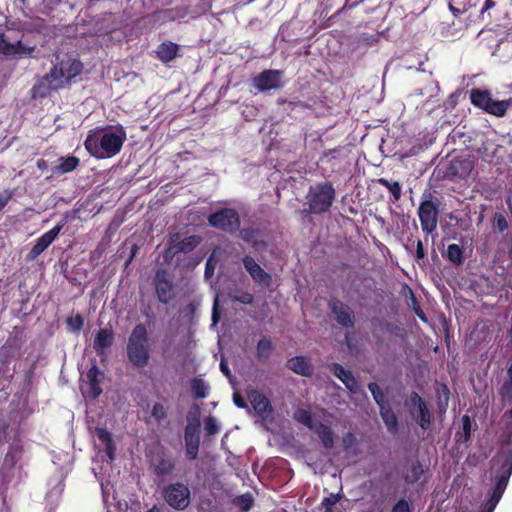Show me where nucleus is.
Instances as JSON below:
<instances>
[{
    "label": "nucleus",
    "mask_w": 512,
    "mask_h": 512,
    "mask_svg": "<svg viewBox=\"0 0 512 512\" xmlns=\"http://www.w3.org/2000/svg\"><path fill=\"white\" fill-rule=\"evenodd\" d=\"M470 100L474 106L496 117H503L508 108L512 107L511 98L502 101L494 100L491 97V93L487 90H471Z\"/></svg>",
    "instance_id": "39448f33"
},
{
    "label": "nucleus",
    "mask_w": 512,
    "mask_h": 512,
    "mask_svg": "<svg viewBox=\"0 0 512 512\" xmlns=\"http://www.w3.org/2000/svg\"><path fill=\"white\" fill-rule=\"evenodd\" d=\"M126 352L128 360L134 366L144 367L148 364L150 345L147 329L144 324H137L133 328L128 338Z\"/></svg>",
    "instance_id": "7ed1b4c3"
},
{
    "label": "nucleus",
    "mask_w": 512,
    "mask_h": 512,
    "mask_svg": "<svg viewBox=\"0 0 512 512\" xmlns=\"http://www.w3.org/2000/svg\"><path fill=\"white\" fill-rule=\"evenodd\" d=\"M34 51V47L25 46L21 41L10 42L0 33V53L7 57H21Z\"/></svg>",
    "instance_id": "dca6fc26"
},
{
    "label": "nucleus",
    "mask_w": 512,
    "mask_h": 512,
    "mask_svg": "<svg viewBox=\"0 0 512 512\" xmlns=\"http://www.w3.org/2000/svg\"><path fill=\"white\" fill-rule=\"evenodd\" d=\"M438 205L431 200H423L418 208V217L422 231L430 234L436 230L438 224Z\"/></svg>",
    "instance_id": "1a4fd4ad"
},
{
    "label": "nucleus",
    "mask_w": 512,
    "mask_h": 512,
    "mask_svg": "<svg viewBox=\"0 0 512 512\" xmlns=\"http://www.w3.org/2000/svg\"><path fill=\"white\" fill-rule=\"evenodd\" d=\"M495 6V2L493 0H486L484 6L482 8V12H485Z\"/></svg>",
    "instance_id": "0e129e2a"
},
{
    "label": "nucleus",
    "mask_w": 512,
    "mask_h": 512,
    "mask_svg": "<svg viewBox=\"0 0 512 512\" xmlns=\"http://www.w3.org/2000/svg\"><path fill=\"white\" fill-rule=\"evenodd\" d=\"M198 243L199 240L196 236H190L173 245L172 250L174 251V253L189 252L192 249H194L198 245Z\"/></svg>",
    "instance_id": "f704fd0d"
},
{
    "label": "nucleus",
    "mask_w": 512,
    "mask_h": 512,
    "mask_svg": "<svg viewBox=\"0 0 512 512\" xmlns=\"http://www.w3.org/2000/svg\"><path fill=\"white\" fill-rule=\"evenodd\" d=\"M415 258L418 263L425 258V251L421 240H418L416 243Z\"/></svg>",
    "instance_id": "603ef678"
},
{
    "label": "nucleus",
    "mask_w": 512,
    "mask_h": 512,
    "mask_svg": "<svg viewBox=\"0 0 512 512\" xmlns=\"http://www.w3.org/2000/svg\"><path fill=\"white\" fill-rule=\"evenodd\" d=\"M410 414L412 418L419 424L423 430H427L431 425V413L422 400V398L416 392H412L410 395Z\"/></svg>",
    "instance_id": "9b49d317"
},
{
    "label": "nucleus",
    "mask_w": 512,
    "mask_h": 512,
    "mask_svg": "<svg viewBox=\"0 0 512 512\" xmlns=\"http://www.w3.org/2000/svg\"><path fill=\"white\" fill-rule=\"evenodd\" d=\"M332 318L343 328L351 329L355 326L356 317L351 307L340 300L329 303Z\"/></svg>",
    "instance_id": "9d476101"
},
{
    "label": "nucleus",
    "mask_w": 512,
    "mask_h": 512,
    "mask_svg": "<svg viewBox=\"0 0 512 512\" xmlns=\"http://www.w3.org/2000/svg\"><path fill=\"white\" fill-rule=\"evenodd\" d=\"M379 410L380 416L385 423L387 430L391 433H396L398 429V420L391 407L387 405L385 407H381Z\"/></svg>",
    "instance_id": "a878e982"
},
{
    "label": "nucleus",
    "mask_w": 512,
    "mask_h": 512,
    "mask_svg": "<svg viewBox=\"0 0 512 512\" xmlns=\"http://www.w3.org/2000/svg\"><path fill=\"white\" fill-rule=\"evenodd\" d=\"M125 139L126 133L121 128L96 129L88 134L84 145L90 155L105 159L119 153Z\"/></svg>",
    "instance_id": "f257e3e1"
},
{
    "label": "nucleus",
    "mask_w": 512,
    "mask_h": 512,
    "mask_svg": "<svg viewBox=\"0 0 512 512\" xmlns=\"http://www.w3.org/2000/svg\"><path fill=\"white\" fill-rule=\"evenodd\" d=\"M343 384L351 393L355 394L359 391L358 382L353 375L346 379Z\"/></svg>",
    "instance_id": "8fccbe9b"
},
{
    "label": "nucleus",
    "mask_w": 512,
    "mask_h": 512,
    "mask_svg": "<svg viewBox=\"0 0 512 512\" xmlns=\"http://www.w3.org/2000/svg\"><path fill=\"white\" fill-rule=\"evenodd\" d=\"M243 265L255 282L269 285L271 276L252 257L245 256L243 258Z\"/></svg>",
    "instance_id": "6ab92c4d"
},
{
    "label": "nucleus",
    "mask_w": 512,
    "mask_h": 512,
    "mask_svg": "<svg viewBox=\"0 0 512 512\" xmlns=\"http://www.w3.org/2000/svg\"><path fill=\"white\" fill-rule=\"evenodd\" d=\"M341 499L340 494H330L322 501V506L325 508V512H332V507L339 502Z\"/></svg>",
    "instance_id": "a18cd8bd"
},
{
    "label": "nucleus",
    "mask_w": 512,
    "mask_h": 512,
    "mask_svg": "<svg viewBox=\"0 0 512 512\" xmlns=\"http://www.w3.org/2000/svg\"><path fill=\"white\" fill-rule=\"evenodd\" d=\"M239 234L243 241L252 244L256 248L258 247L259 243L255 241L256 231L254 229L244 228L240 230Z\"/></svg>",
    "instance_id": "79ce46f5"
},
{
    "label": "nucleus",
    "mask_w": 512,
    "mask_h": 512,
    "mask_svg": "<svg viewBox=\"0 0 512 512\" xmlns=\"http://www.w3.org/2000/svg\"><path fill=\"white\" fill-rule=\"evenodd\" d=\"M233 402L239 408H247L248 407L245 400L238 393L233 394Z\"/></svg>",
    "instance_id": "13d9d810"
},
{
    "label": "nucleus",
    "mask_w": 512,
    "mask_h": 512,
    "mask_svg": "<svg viewBox=\"0 0 512 512\" xmlns=\"http://www.w3.org/2000/svg\"><path fill=\"white\" fill-rule=\"evenodd\" d=\"M412 472H413V476H414L413 480H417L419 478V476L423 473V470H422L421 466L414 465L412 468Z\"/></svg>",
    "instance_id": "e2e57ef3"
},
{
    "label": "nucleus",
    "mask_w": 512,
    "mask_h": 512,
    "mask_svg": "<svg viewBox=\"0 0 512 512\" xmlns=\"http://www.w3.org/2000/svg\"><path fill=\"white\" fill-rule=\"evenodd\" d=\"M9 425V420L4 416H0V445L7 441Z\"/></svg>",
    "instance_id": "49530a36"
},
{
    "label": "nucleus",
    "mask_w": 512,
    "mask_h": 512,
    "mask_svg": "<svg viewBox=\"0 0 512 512\" xmlns=\"http://www.w3.org/2000/svg\"><path fill=\"white\" fill-rule=\"evenodd\" d=\"M415 312L417 313V315H418L420 318H422V319L424 318V317H423V315H422L423 313H422V311L420 310V308H416V309H415Z\"/></svg>",
    "instance_id": "774afa93"
},
{
    "label": "nucleus",
    "mask_w": 512,
    "mask_h": 512,
    "mask_svg": "<svg viewBox=\"0 0 512 512\" xmlns=\"http://www.w3.org/2000/svg\"><path fill=\"white\" fill-rule=\"evenodd\" d=\"M191 390L195 398L203 399L208 396L209 385L201 378H193L191 380Z\"/></svg>",
    "instance_id": "7c9ffc66"
},
{
    "label": "nucleus",
    "mask_w": 512,
    "mask_h": 512,
    "mask_svg": "<svg viewBox=\"0 0 512 512\" xmlns=\"http://www.w3.org/2000/svg\"><path fill=\"white\" fill-rule=\"evenodd\" d=\"M56 81L54 78L50 77V72L43 76L37 84H35L32 88V93L34 98H42L45 97L51 90H57L60 86L54 85Z\"/></svg>",
    "instance_id": "412c9836"
},
{
    "label": "nucleus",
    "mask_w": 512,
    "mask_h": 512,
    "mask_svg": "<svg viewBox=\"0 0 512 512\" xmlns=\"http://www.w3.org/2000/svg\"><path fill=\"white\" fill-rule=\"evenodd\" d=\"M62 229V225H56L46 233H44L35 243V245L29 251L27 258L28 260L36 259L41 253H43L56 239Z\"/></svg>",
    "instance_id": "2eb2a0df"
},
{
    "label": "nucleus",
    "mask_w": 512,
    "mask_h": 512,
    "mask_svg": "<svg viewBox=\"0 0 512 512\" xmlns=\"http://www.w3.org/2000/svg\"><path fill=\"white\" fill-rule=\"evenodd\" d=\"M247 397L254 411L262 418H267L272 413V405L263 393L252 389L248 391Z\"/></svg>",
    "instance_id": "f3484780"
},
{
    "label": "nucleus",
    "mask_w": 512,
    "mask_h": 512,
    "mask_svg": "<svg viewBox=\"0 0 512 512\" xmlns=\"http://www.w3.org/2000/svg\"><path fill=\"white\" fill-rule=\"evenodd\" d=\"M21 455L22 447L17 443L11 444L4 458V465L10 468L14 467L20 460Z\"/></svg>",
    "instance_id": "c756f323"
},
{
    "label": "nucleus",
    "mask_w": 512,
    "mask_h": 512,
    "mask_svg": "<svg viewBox=\"0 0 512 512\" xmlns=\"http://www.w3.org/2000/svg\"><path fill=\"white\" fill-rule=\"evenodd\" d=\"M272 351V343L269 339H261L256 347V354L259 359H267Z\"/></svg>",
    "instance_id": "e433bc0d"
},
{
    "label": "nucleus",
    "mask_w": 512,
    "mask_h": 512,
    "mask_svg": "<svg viewBox=\"0 0 512 512\" xmlns=\"http://www.w3.org/2000/svg\"><path fill=\"white\" fill-rule=\"evenodd\" d=\"M220 315L218 312V297L214 300L213 311H212V325H216L219 322Z\"/></svg>",
    "instance_id": "864d4df0"
},
{
    "label": "nucleus",
    "mask_w": 512,
    "mask_h": 512,
    "mask_svg": "<svg viewBox=\"0 0 512 512\" xmlns=\"http://www.w3.org/2000/svg\"><path fill=\"white\" fill-rule=\"evenodd\" d=\"M462 427L461 430L455 434V440L457 443H467L470 440L472 431V422L468 415H463L461 418Z\"/></svg>",
    "instance_id": "cd10ccee"
},
{
    "label": "nucleus",
    "mask_w": 512,
    "mask_h": 512,
    "mask_svg": "<svg viewBox=\"0 0 512 512\" xmlns=\"http://www.w3.org/2000/svg\"><path fill=\"white\" fill-rule=\"evenodd\" d=\"M235 504L244 512L248 511L253 504V497L251 494H243L235 499Z\"/></svg>",
    "instance_id": "a19ab883"
},
{
    "label": "nucleus",
    "mask_w": 512,
    "mask_h": 512,
    "mask_svg": "<svg viewBox=\"0 0 512 512\" xmlns=\"http://www.w3.org/2000/svg\"><path fill=\"white\" fill-rule=\"evenodd\" d=\"M152 416L157 420L160 421L166 417V411L162 404L156 403L152 408Z\"/></svg>",
    "instance_id": "de8ad7c7"
},
{
    "label": "nucleus",
    "mask_w": 512,
    "mask_h": 512,
    "mask_svg": "<svg viewBox=\"0 0 512 512\" xmlns=\"http://www.w3.org/2000/svg\"><path fill=\"white\" fill-rule=\"evenodd\" d=\"M178 45L172 42L162 43L157 49V55L163 62H169L176 57Z\"/></svg>",
    "instance_id": "bb28decb"
},
{
    "label": "nucleus",
    "mask_w": 512,
    "mask_h": 512,
    "mask_svg": "<svg viewBox=\"0 0 512 512\" xmlns=\"http://www.w3.org/2000/svg\"><path fill=\"white\" fill-rule=\"evenodd\" d=\"M208 221L212 227L229 233L236 232L240 227V218L238 213L234 209L230 208H224L211 214Z\"/></svg>",
    "instance_id": "6e6552de"
},
{
    "label": "nucleus",
    "mask_w": 512,
    "mask_h": 512,
    "mask_svg": "<svg viewBox=\"0 0 512 512\" xmlns=\"http://www.w3.org/2000/svg\"><path fill=\"white\" fill-rule=\"evenodd\" d=\"M12 194L8 191H5L0 194V211L7 205L9 200L11 199Z\"/></svg>",
    "instance_id": "4d7b16f0"
},
{
    "label": "nucleus",
    "mask_w": 512,
    "mask_h": 512,
    "mask_svg": "<svg viewBox=\"0 0 512 512\" xmlns=\"http://www.w3.org/2000/svg\"><path fill=\"white\" fill-rule=\"evenodd\" d=\"M233 301L240 302L242 304H252L254 298L253 295L248 292H242L239 295L233 296Z\"/></svg>",
    "instance_id": "09e8293b"
},
{
    "label": "nucleus",
    "mask_w": 512,
    "mask_h": 512,
    "mask_svg": "<svg viewBox=\"0 0 512 512\" xmlns=\"http://www.w3.org/2000/svg\"><path fill=\"white\" fill-rule=\"evenodd\" d=\"M368 389L371 392L374 401L379 406V409L381 407H385L388 404L386 403L385 395L382 391V389L374 382L368 384Z\"/></svg>",
    "instance_id": "c9c22d12"
},
{
    "label": "nucleus",
    "mask_w": 512,
    "mask_h": 512,
    "mask_svg": "<svg viewBox=\"0 0 512 512\" xmlns=\"http://www.w3.org/2000/svg\"><path fill=\"white\" fill-rule=\"evenodd\" d=\"M211 7H212L211 0H202L200 3V12L205 13V12L209 11L211 9Z\"/></svg>",
    "instance_id": "bf43d9fd"
},
{
    "label": "nucleus",
    "mask_w": 512,
    "mask_h": 512,
    "mask_svg": "<svg viewBox=\"0 0 512 512\" xmlns=\"http://www.w3.org/2000/svg\"><path fill=\"white\" fill-rule=\"evenodd\" d=\"M82 70V64L73 58H67L57 63L50 71V77L54 78V85L62 87Z\"/></svg>",
    "instance_id": "0eeeda50"
},
{
    "label": "nucleus",
    "mask_w": 512,
    "mask_h": 512,
    "mask_svg": "<svg viewBox=\"0 0 512 512\" xmlns=\"http://www.w3.org/2000/svg\"><path fill=\"white\" fill-rule=\"evenodd\" d=\"M253 86L260 92H267L282 87V72L280 70H264L253 78Z\"/></svg>",
    "instance_id": "f8f14e48"
},
{
    "label": "nucleus",
    "mask_w": 512,
    "mask_h": 512,
    "mask_svg": "<svg viewBox=\"0 0 512 512\" xmlns=\"http://www.w3.org/2000/svg\"><path fill=\"white\" fill-rule=\"evenodd\" d=\"M12 194L8 191H5L0 194V211L7 205L9 200L11 199Z\"/></svg>",
    "instance_id": "6e6d98bb"
},
{
    "label": "nucleus",
    "mask_w": 512,
    "mask_h": 512,
    "mask_svg": "<svg viewBox=\"0 0 512 512\" xmlns=\"http://www.w3.org/2000/svg\"><path fill=\"white\" fill-rule=\"evenodd\" d=\"M311 431L317 434L325 448L331 449L334 446V432L330 426L318 420Z\"/></svg>",
    "instance_id": "5701e85b"
},
{
    "label": "nucleus",
    "mask_w": 512,
    "mask_h": 512,
    "mask_svg": "<svg viewBox=\"0 0 512 512\" xmlns=\"http://www.w3.org/2000/svg\"><path fill=\"white\" fill-rule=\"evenodd\" d=\"M293 418L303 424L304 426L308 427L310 430L314 427V425L318 422L317 419H315L312 414L306 410V409H297L294 412Z\"/></svg>",
    "instance_id": "2f4dec72"
},
{
    "label": "nucleus",
    "mask_w": 512,
    "mask_h": 512,
    "mask_svg": "<svg viewBox=\"0 0 512 512\" xmlns=\"http://www.w3.org/2000/svg\"><path fill=\"white\" fill-rule=\"evenodd\" d=\"M147 512H160V509L157 506H153L151 509H149Z\"/></svg>",
    "instance_id": "338daca9"
},
{
    "label": "nucleus",
    "mask_w": 512,
    "mask_h": 512,
    "mask_svg": "<svg viewBox=\"0 0 512 512\" xmlns=\"http://www.w3.org/2000/svg\"><path fill=\"white\" fill-rule=\"evenodd\" d=\"M472 170V162L468 159H454L450 161L445 175L449 178H465Z\"/></svg>",
    "instance_id": "aec40b11"
},
{
    "label": "nucleus",
    "mask_w": 512,
    "mask_h": 512,
    "mask_svg": "<svg viewBox=\"0 0 512 512\" xmlns=\"http://www.w3.org/2000/svg\"><path fill=\"white\" fill-rule=\"evenodd\" d=\"M162 495L166 503L176 510H184L190 504V489L180 482L165 486Z\"/></svg>",
    "instance_id": "423d86ee"
},
{
    "label": "nucleus",
    "mask_w": 512,
    "mask_h": 512,
    "mask_svg": "<svg viewBox=\"0 0 512 512\" xmlns=\"http://www.w3.org/2000/svg\"><path fill=\"white\" fill-rule=\"evenodd\" d=\"M60 164L56 166L55 170L59 174H65L73 171L79 165V159L75 156L67 158H60Z\"/></svg>",
    "instance_id": "473e14b6"
},
{
    "label": "nucleus",
    "mask_w": 512,
    "mask_h": 512,
    "mask_svg": "<svg viewBox=\"0 0 512 512\" xmlns=\"http://www.w3.org/2000/svg\"><path fill=\"white\" fill-rule=\"evenodd\" d=\"M331 372L337 377L342 383L346 381L350 376H352V372L350 370L345 369L342 365L338 363H333L330 368Z\"/></svg>",
    "instance_id": "58836bf2"
},
{
    "label": "nucleus",
    "mask_w": 512,
    "mask_h": 512,
    "mask_svg": "<svg viewBox=\"0 0 512 512\" xmlns=\"http://www.w3.org/2000/svg\"><path fill=\"white\" fill-rule=\"evenodd\" d=\"M113 343L114 332L111 329L103 328L100 329L95 335L93 341V349L98 356L104 357L108 354V351Z\"/></svg>",
    "instance_id": "a211bd4d"
},
{
    "label": "nucleus",
    "mask_w": 512,
    "mask_h": 512,
    "mask_svg": "<svg viewBox=\"0 0 512 512\" xmlns=\"http://www.w3.org/2000/svg\"><path fill=\"white\" fill-rule=\"evenodd\" d=\"M154 473L159 477L169 476L175 469V464L172 460L167 458H159L153 461Z\"/></svg>",
    "instance_id": "393cba45"
},
{
    "label": "nucleus",
    "mask_w": 512,
    "mask_h": 512,
    "mask_svg": "<svg viewBox=\"0 0 512 512\" xmlns=\"http://www.w3.org/2000/svg\"><path fill=\"white\" fill-rule=\"evenodd\" d=\"M355 442V436L349 432L343 437V446L345 449H349Z\"/></svg>",
    "instance_id": "5fc2aeb1"
},
{
    "label": "nucleus",
    "mask_w": 512,
    "mask_h": 512,
    "mask_svg": "<svg viewBox=\"0 0 512 512\" xmlns=\"http://www.w3.org/2000/svg\"><path fill=\"white\" fill-rule=\"evenodd\" d=\"M220 370L223 372V374H225L227 377H230L231 376V371L228 367V364L225 362L224 359L221 360L220 362Z\"/></svg>",
    "instance_id": "680f3d73"
},
{
    "label": "nucleus",
    "mask_w": 512,
    "mask_h": 512,
    "mask_svg": "<svg viewBox=\"0 0 512 512\" xmlns=\"http://www.w3.org/2000/svg\"><path fill=\"white\" fill-rule=\"evenodd\" d=\"M84 324L83 317L81 315H76L75 317H70L67 319V326L69 330L73 332H79Z\"/></svg>",
    "instance_id": "c03bdc74"
},
{
    "label": "nucleus",
    "mask_w": 512,
    "mask_h": 512,
    "mask_svg": "<svg viewBox=\"0 0 512 512\" xmlns=\"http://www.w3.org/2000/svg\"><path fill=\"white\" fill-rule=\"evenodd\" d=\"M308 211L313 214L324 213L329 210L335 199V189L329 182L311 186L306 196Z\"/></svg>",
    "instance_id": "20e7f679"
},
{
    "label": "nucleus",
    "mask_w": 512,
    "mask_h": 512,
    "mask_svg": "<svg viewBox=\"0 0 512 512\" xmlns=\"http://www.w3.org/2000/svg\"><path fill=\"white\" fill-rule=\"evenodd\" d=\"M391 512H411L410 505L405 499H401L393 506Z\"/></svg>",
    "instance_id": "3c124183"
},
{
    "label": "nucleus",
    "mask_w": 512,
    "mask_h": 512,
    "mask_svg": "<svg viewBox=\"0 0 512 512\" xmlns=\"http://www.w3.org/2000/svg\"><path fill=\"white\" fill-rule=\"evenodd\" d=\"M287 366L290 370L302 376H309L312 374V366L309 360L303 356L291 358L288 361Z\"/></svg>",
    "instance_id": "b1692460"
},
{
    "label": "nucleus",
    "mask_w": 512,
    "mask_h": 512,
    "mask_svg": "<svg viewBox=\"0 0 512 512\" xmlns=\"http://www.w3.org/2000/svg\"><path fill=\"white\" fill-rule=\"evenodd\" d=\"M36 165L40 170H46L48 168V163L43 159H39Z\"/></svg>",
    "instance_id": "69168bd1"
},
{
    "label": "nucleus",
    "mask_w": 512,
    "mask_h": 512,
    "mask_svg": "<svg viewBox=\"0 0 512 512\" xmlns=\"http://www.w3.org/2000/svg\"><path fill=\"white\" fill-rule=\"evenodd\" d=\"M155 287L160 302L167 304L173 299V286L165 270H158L156 272Z\"/></svg>",
    "instance_id": "4468645a"
},
{
    "label": "nucleus",
    "mask_w": 512,
    "mask_h": 512,
    "mask_svg": "<svg viewBox=\"0 0 512 512\" xmlns=\"http://www.w3.org/2000/svg\"><path fill=\"white\" fill-rule=\"evenodd\" d=\"M204 430L207 435H215L219 432V424L215 417L208 416L204 421Z\"/></svg>",
    "instance_id": "ea45409f"
},
{
    "label": "nucleus",
    "mask_w": 512,
    "mask_h": 512,
    "mask_svg": "<svg viewBox=\"0 0 512 512\" xmlns=\"http://www.w3.org/2000/svg\"><path fill=\"white\" fill-rule=\"evenodd\" d=\"M492 470L495 471L496 485L485 504L484 512H493L500 501L512 474V436L505 442L500 452L493 459Z\"/></svg>",
    "instance_id": "f03ea898"
},
{
    "label": "nucleus",
    "mask_w": 512,
    "mask_h": 512,
    "mask_svg": "<svg viewBox=\"0 0 512 512\" xmlns=\"http://www.w3.org/2000/svg\"><path fill=\"white\" fill-rule=\"evenodd\" d=\"M492 226L499 232H504L508 229V222L502 213H496L493 218Z\"/></svg>",
    "instance_id": "37998d69"
},
{
    "label": "nucleus",
    "mask_w": 512,
    "mask_h": 512,
    "mask_svg": "<svg viewBox=\"0 0 512 512\" xmlns=\"http://www.w3.org/2000/svg\"><path fill=\"white\" fill-rule=\"evenodd\" d=\"M99 376H101L100 370L97 368L96 365H93L90 370L87 372V395L90 396L92 399L97 398L101 392L102 389L99 385Z\"/></svg>",
    "instance_id": "4be33fe9"
},
{
    "label": "nucleus",
    "mask_w": 512,
    "mask_h": 512,
    "mask_svg": "<svg viewBox=\"0 0 512 512\" xmlns=\"http://www.w3.org/2000/svg\"><path fill=\"white\" fill-rule=\"evenodd\" d=\"M213 272H214V265L212 264V260L208 259V261L206 262V267H205V276L206 277L211 276V275H213Z\"/></svg>",
    "instance_id": "052dcab7"
},
{
    "label": "nucleus",
    "mask_w": 512,
    "mask_h": 512,
    "mask_svg": "<svg viewBox=\"0 0 512 512\" xmlns=\"http://www.w3.org/2000/svg\"><path fill=\"white\" fill-rule=\"evenodd\" d=\"M378 183L387 188L394 197V200L398 201L401 198V186L399 182H391L385 178L378 179Z\"/></svg>",
    "instance_id": "4c0bfd02"
},
{
    "label": "nucleus",
    "mask_w": 512,
    "mask_h": 512,
    "mask_svg": "<svg viewBox=\"0 0 512 512\" xmlns=\"http://www.w3.org/2000/svg\"><path fill=\"white\" fill-rule=\"evenodd\" d=\"M95 433H96V436L98 437V439L104 445L105 451L107 452L109 459L113 460L115 448L113 446V442H112L110 433L105 428H100V427L96 428Z\"/></svg>",
    "instance_id": "c85d7f7f"
},
{
    "label": "nucleus",
    "mask_w": 512,
    "mask_h": 512,
    "mask_svg": "<svg viewBox=\"0 0 512 512\" xmlns=\"http://www.w3.org/2000/svg\"><path fill=\"white\" fill-rule=\"evenodd\" d=\"M446 256L456 266H460L464 262L463 249L457 244L448 245Z\"/></svg>",
    "instance_id": "72a5a7b5"
},
{
    "label": "nucleus",
    "mask_w": 512,
    "mask_h": 512,
    "mask_svg": "<svg viewBox=\"0 0 512 512\" xmlns=\"http://www.w3.org/2000/svg\"><path fill=\"white\" fill-rule=\"evenodd\" d=\"M200 423L196 420L194 423L189 422L185 428L184 439L186 455L189 459L194 460L197 458L200 437H199Z\"/></svg>",
    "instance_id": "ddd939ff"
}]
</instances>
